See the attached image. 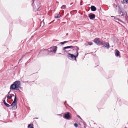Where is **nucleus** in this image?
I'll return each instance as SVG.
<instances>
[{
    "mask_svg": "<svg viewBox=\"0 0 128 128\" xmlns=\"http://www.w3.org/2000/svg\"><path fill=\"white\" fill-rule=\"evenodd\" d=\"M73 48V50H74V48L76 49V53L77 54V53L78 52V50H79V48L78 47L76 46H73V48Z\"/></svg>",
    "mask_w": 128,
    "mask_h": 128,
    "instance_id": "8",
    "label": "nucleus"
},
{
    "mask_svg": "<svg viewBox=\"0 0 128 128\" xmlns=\"http://www.w3.org/2000/svg\"><path fill=\"white\" fill-rule=\"evenodd\" d=\"M57 47L56 46H54L53 47H51L48 49H42L40 50V52L42 50H43V51H44L48 50V52H55L56 50H57Z\"/></svg>",
    "mask_w": 128,
    "mask_h": 128,
    "instance_id": "4",
    "label": "nucleus"
},
{
    "mask_svg": "<svg viewBox=\"0 0 128 128\" xmlns=\"http://www.w3.org/2000/svg\"><path fill=\"white\" fill-rule=\"evenodd\" d=\"M36 118V119H38V118Z\"/></svg>",
    "mask_w": 128,
    "mask_h": 128,
    "instance_id": "37",
    "label": "nucleus"
},
{
    "mask_svg": "<svg viewBox=\"0 0 128 128\" xmlns=\"http://www.w3.org/2000/svg\"><path fill=\"white\" fill-rule=\"evenodd\" d=\"M78 53H77L76 54L75 56L74 54L68 53V54L67 57L70 60L73 59L74 58L75 60H76V58L78 56Z\"/></svg>",
    "mask_w": 128,
    "mask_h": 128,
    "instance_id": "5",
    "label": "nucleus"
},
{
    "mask_svg": "<svg viewBox=\"0 0 128 128\" xmlns=\"http://www.w3.org/2000/svg\"><path fill=\"white\" fill-rule=\"evenodd\" d=\"M111 17L113 18L114 19H115L116 20H118V21H120L122 22V21L119 18H117V17L116 16L115 17L114 16H111Z\"/></svg>",
    "mask_w": 128,
    "mask_h": 128,
    "instance_id": "11",
    "label": "nucleus"
},
{
    "mask_svg": "<svg viewBox=\"0 0 128 128\" xmlns=\"http://www.w3.org/2000/svg\"><path fill=\"white\" fill-rule=\"evenodd\" d=\"M62 9H66V5H62L61 8Z\"/></svg>",
    "mask_w": 128,
    "mask_h": 128,
    "instance_id": "20",
    "label": "nucleus"
},
{
    "mask_svg": "<svg viewBox=\"0 0 128 128\" xmlns=\"http://www.w3.org/2000/svg\"><path fill=\"white\" fill-rule=\"evenodd\" d=\"M6 97H5V98H4L3 100V103H4V101H5V100H6Z\"/></svg>",
    "mask_w": 128,
    "mask_h": 128,
    "instance_id": "28",
    "label": "nucleus"
},
{
    "mask_svg": "<svg viewBox=\"0 0 128 128\" xmlns=\"http://www.w3.org/2000/svg\"><path fill=\"white\" fill-rule=\"evenodd\" d=\"M94 42L98 45H103L105 43V42L99 38H96L94 40Z\"/></svg>",
    "mask_w": 128,
    "mask_h": 128,
    "instance_id": "3",
    "label": "nucleus"
},
{
    "mask_svg": "<svg viewBox=\"0 0 128 128\" xmlns=\"http://www.w3.org/2000/svg\"><path fill=\"white\" fill-rule=\"evenodd\" d=\"M103 46L105 47L108 49H109L110 47L109 44L108 43H107L105 45Z\"/></svg>",
    "mask_w": 128,
    "mask_h": 128,
    "instance_id": "12",
    "label": "nucleus"
},
{
    "mask_svg": "<svg viewBox=\"0 0 128 128\" xmlns=\"http://www.w3.org/2000/svg\"><path fill=\"white\" fill-rule=\"evenodd\" d=\"M77 117H78V118H80V119H82V118H81L78 115H77Z\"/></svg>",
    "mask_w": 128,
    "mask_h": 128,
    "instance_id": "30",
    "label": "nucleus"
},
{
    "mask_svg": "<svg viewBox=\"0 0 128 128\" xmlns=\"http://www.w3.org/2000/svg\"><path fill=\"white\" fill-rule=\"evenodd\" d=\"M96 8L94 6H92L90 7V9L92 11H95L96 10Z\"/></svg>",
    "mask_w": 128,
    "mask_h": 128,
    "instance_id": "9",
    "label": "nucleus"
},
{
    "mask_svg": "<svg viewBox=\"0 0 128 128\" xmlns=\"http://www.w3.org/2000/svg\"><path fill=\"white\" fill-rule=\"evenodd\" d=\"M68 47L69 48H73V46H68Z\"/></svg>",
    "mask_w": 128,
    "mask_h": 128,
    "instance_id": "29",
    "label": "nucleus"
},
{
    "mask_svg": "<svg viewBox=\"0 0 128 128\" xmlns=\"http://www.w3.org/2000/svg\"><path fill=\"white\" fill-rule=\"evenodd\" d=\"M15 104L13 102H12V104H11V105H10V106H13Z\"/></svg>",
    "mask_w": 128,
    "mask_h": 128,
    "instance_id": "27",
    "label": "nucleus"
},
{
    "mask_svg": "<svg viewBox=\"0 0 128 128\" xmlns=\"http://www.w3.org/2000/svg\"><path fill=\"white\" fill-rule=\"evenodd\" d=\"M78 40H76V41H73L74 42H78Z\"/></svg>",
    "mask_w": 128,
    "mask_h": 128,
    "instance_id": "34",
    "label": "nucleus"
},
{
    "mask_svg": "<svg viewBox=\"0 0 128 128\" xmlns=\"http://www.w3.org/2000/svg\"><path fill=\"white\" fill-rule=\"evenodd\" d=\"M59 54H61V53H60Z\"/></svg>",
    "mask_w": 128,
    "mask_h": 128,
    "instance_id": "39",
    "label": "nucleus"
},
{
    "mask_svg": "<svg viewBox=\"0 0 128 128\" xmlns=\"http://www.w3.org/2000/svg\"><path fill=\"white\" fill-rule=\"evenodd\" d=\"M115 56H116L118 57L120 56V52L117 50H115Z\"/></svg>",
    "mask_w": 128,
    "mask_h": 128,
    "instance_id": "10",
    "label": "nucleus"
},
{
    "mask_svg": "<svg viewBox=\"0 0 128 128\" xmlns=\"http://www.w3.org/2000/svg\"><path fill=\"white\" fill-rule=\"evenodd\" d=\"M28 128H34V125L33 124H29L28 126Z\"/></svg>",
    "mask_w": 128,
    "mask_h": 128,
    "instance_id": "15",
    "label": "nucleus"
},
{
    "mask_svg": "<svg viewBox=\"0 0 128 128\" xmlns=\"http://www.w3.org/2000/svg\"><path fill=\"white\" fill-rule=\"evenodd\" d=\"M4 105L7 107H9L10 106L9 104L6 103V101H4Z\"/></svg>",
    "mask_w": 128,
    "mask_h": 128,
    "instance_id": "17",
    "label": "nucleus"
},
{
    "mask_svg": "<svg viewBox=\"0 0 128 128\" xmlns=\"http://www.w3.org/2000/svg\"><path fill=\"white\" fill-rule=\"evenodd\" d=\"M10 90L9 92H8V94H10Z\"/></svg>",
    "mask_w": 128,
    "mask_h": 128,
    "instance_id": "31",
    "label": "nucleus"
},
{
    "mask_svg": "<svg viewBox=\"0 0 128 128\" xmlns=\"http://www.w3.org/2000/svg\"><path fill=\"white\" fill-rule=\"evenodd\" d=\"M73 3H72L70 4V5H72L73 4Z\"/></svg>",
    "mask_w": 128,
    "mask_h": 128,
    "instance_id": "33",
    "label": "nucleus"
},
{
    "mask_svg": "<svg viewBox=\"0 0 128 128\" xmlns=\"http://www.w3.org/2000/svg\"><path fill=\"white\" fill-rule=\"evenodd\" d=\"M68 34H66V35Z\"/></svg>",
    "mask_w": 128,
    "mask_h": 128,
    "instance_id": "38",
    "label": "nucleus"
},
{
    "mask_svg": "<svg viewBox=\"0 0 128 128\" xmlns=\"http://www.w3.org/2000/svg\"><path fill=\"white\" fill-rule=\"evenodd\" d=\"M61 16L60 15L58 14L57 16H55L54 18H60Z\"/></svg>",
    "mask_w": 128,
    "mask_h": 128,
    "instance_id": "22",
    "label": "nucleus"
},
{
    "mask_svg": "<svg viewBox=\"0 0 128 128\" xmlns=\"http://www.w3.org/2000/svg\"><path fill=\"white\" fill-rule=\"evenodd\" d=\"M12 97V96H10L9 95H8L7 96V98L9 100L11 99Z\"/></svg>",
    "mask_w": 128,
    "mask_h": 128,
    "instance_id": "21",
    "label": "nucleus"
},
{
    "mask_svg": "<svg viewBox=\"0 0 128 128\" xmlns=\"http://www.w3.org/2000/svg\"><path fill=\"white\" fill-rule=\"evenodd\" d=\"M66 101L65 102H64V104L65 105V103L66 102Z\"/></svg>",
    "mask_w": 128,
    "mask_h": 128,
    "instance_id": "32",
    "label": "nucleus"
},
{
    "mask_svg": "<svg viewBox=\"0 0 128 128\" xmlns=\"http://www.w3.org/2000/svg\"><path fill=\"white\" fill-rule=\"evenodd\" d=\"M123 2L124 3H128V0H123Z\"/></svg>",
    "mask_w": 128,
    "mask_h": 128,
    "instance_id": "23",
    "label": "nucleus"
},
{
    "mask_svg": "<svg viewBox=\"0 0 128 128\" xmlns=\"http://www.w3.org/2000/svg\"><path fill=\"white\" fill-rule=\"evenodd\" d=\"M17 104H15L14 105L12 106V110H16L17 108Z\"/></svg>",
    "mask_w": 128,
    "mask_h": 128,
    "instance_id": "14",
    "label": "nucleus"
},
{
    "mask_svg": "<svg viewBox=\"0 0 128 128\" xmlns=\"http://www.w3.org/2000/svg\"><path fill=\"white\" fill-rule=\"evenodd\" d=\"M88 17L91 20H92L95 18V16L94 14L90 13L89 14Z\"/></svg>",
    "mask_w": 128,
    "mask_h": 128,
    "instance_id": "7",
    "label": "nucleus"
},
{
    "mask_svg": "<svg viewBox=\"0 0 128 128\" xmlns=\"http://www.w3.org/2000/svg\"><path fill=\"white\" fill-rule=\"evenodd\" d=\"M69 42V41H65L64 42H60V44H61L62 45V44H63L65 43H68Z\"/></svg>",
    "mask_w": 128,
    "mask_h": 128,
    "instance_id": "19",
    "label": "nucleus"
},
{
    "mask_svg": "<svg viewBox=\"0 0 128 128\" xmlns=\"http://www.w3.org/2000/svg\"><path fill=\"white\" fill-rule=\"evenodd\" d=\"M70 112H67L65 114L64 118L67 120L69 119L71 117V116L70 115Z\"/></svg>",
    "mask_w": 128,
    "mask_h": 128,
    "instance_id": "6",
    "label": "nucleus"
},
{
    "mask_svg": "<svg viewBox=\"0 0 128 128\" xmlns=\"http://www.w3.org/2000/svg\"><path fill=\"white\" fill-rule=\"evenodd\" d=\"M88 44L90 46H91L92 44V42H88Z\"/></svg>",
    "mask_w": 128,
    "mask_h": 128,
    "instance_id": "25",
    "label": "nucleus"
},
{
    "mask_svg": "<svg viewBox=\"0 0 128 128\" xmlns=\"http://www.w3.org/2000/svg\"><path fill=\"white\" fill-rule=\"evenodd\" d=\"M18 101V99L16 97V96L14 98V100L13 102L15 104H17V102Z\"/></svg>",
    "mask_w": 128,
    "mask_h": 128,
    "instance_id": "13",
    "label": "nucleus"
},
{
    "mask_svg": "<svg viewBox=\"0 0 128 128\" xmlns=\"http://www.w3.org/2000/svg\"><path fill=\"white\" fill-rule=\"evenodd\" d=\"M125 14H126V12H125L124 13L121 12L120 13V14H121V16H124L125 15Z\"/></svg>",
    "mask_w": 128,
    "mask_h": 128,
    "instance_id": "18",
    "label": "nucleus"
},
{
    "mask_svg": "<svg viewBox=\"0 0 128 128\" xmlns=\"http://www.w3.org/2000/svg\"><path fill=\"white\" fill-rule=\"evenodd\" d=\"M25 54H24V55H23L21 57V58L19 60V62L20 61L22 60V58L25 56Z\"/></svg>",
    "mask_w": 128,
    "mask_h": 128,
    "instance_id": "24",
    "label": "nucleus"
},
{
    "mask_svg": "<svg viewBox=\"0 0 128 128\" xmlns=\"http://www.w3.org/2000/svg\"><path fill=\"white\" fill-rule=\"evenodd\" d=\"M32 4L34 10L35 11L39 10V9L40 7V2L39 0H32Z\"/></svg>",
    "mask_w": 128,
    "mask_h": 128,
    "instance_id": "1",
    "label": "nucleus"
},
{
    "mask_svg": "<svg viewBox=\"0 0 128 128\" xmlns=\"http://www.w3.org/2000/svg\"><path fill=\"white\" fill-rule=\"evenodd\" d=\"M72 41V40H70L69 41Z\"/></svg>",
    "mask_w": 128,
    "mask_h": 128,
    "instance_id": "35",
    "label": "nucleus"
},
{
    "mask_svg": "<svg viewBox=\"0 0 128 128\" xmlns=\"http://www.w3.org/2000/svg\"><path fill=\"white\" fill-rule=\"evenodd\" d=\"M20 81H16L11 85L10 88V90L20 91L19 88H21V87L20 86Z\"/></svg>",
    "mask_w": 128,
    "mask_h": 128,
    "instance_id": "2",
    "label": "nucleus"
},
{
    "mask_svg": "<svg viewBox=\"0 0 128 128\" xmlns=\"http://www.w3.org/2000/svg\"><path fill=\"white\" fill-rule=\"evenodd\" d=\"M68 48H69L68 47V46L64 47L63 50H64V52H67L68 51H69V50L68 51H66V49H68Z\"/></svg>",
    "mask_w": 128,
    "mask_h": 128,
    "instance_id": "16",
    "label": "nucleus"
},
{
    "mask_svg": "<svg viewBox=\"0 0 128 128\" xmlns=\"http://www.w3.org/2000/svg\"><path fill=\"white\" fill-rule=\"evenodd\" d=\"M74 125L76 128H77L78 127V124L76 123L74 124Z\"/></svg>",
    "mask_w": 128,
    "mask_h": 128,
    "instance_id": "26",
    "label": "nucleus"
},
{
    "mask_svg": "<svg viewBox=\"0 0 128 128\" xmlns=\"http://www.w3.org/2000/svg\"><path fill=\"white\" fill-rule=\"evenodd\" d=\"M58 115H60V116L61 115V114H58Z\"/></svg>",
    "mask_w": 128,
    "mask_h": 128,
    "instance_id": "36",
    "label": "nucleus"
}]
</instances>
